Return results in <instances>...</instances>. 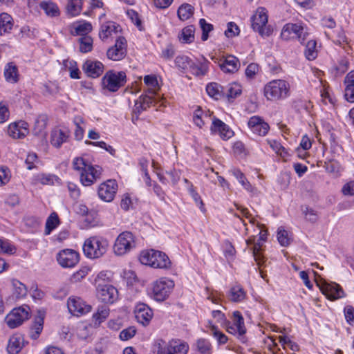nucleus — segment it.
Wrapping results in <instances>:
<instances>
[{"mask_svg": "<svg viewBox=\"0 0 354 354\" xmlns=\"http://www.w3.org/2000/svg\"><path fill=\"white\" fill-rule=\"evenodd\" d=\"M79 254L72 249H64L57 254V261L63 268H73L79 262Z\"/></svg>", "mask_w": 354, "mask_h": 354, "instance_id": "nucleus-14", "label": "nucleus"}, {"mask_svg": "<svg viewBox=\"0 0 354 354\" xmlns=\"http://www.w3.org/2000/svg\"><path fill=\"white\" fill-rule=\"evenodd\" d=\"M121 31L120 26L113 21H106L101 25L99 32L100 38L106 41L116 36Z\"/></svg>", "mask_w": 354, "mask_h": 354, "instance_id": "nucleus-24", "label": "nucleus"}, {"mask_svg": "<svg viewBox=\"0 0 354 354\" xmlns=\"http://www.w3.org/2000/svg\"><path fill=\"white\" fill-rule=\"evenodd\" d=\"M324 167L327 172L332 174L335 176H337L340 173V166L337 162H326Z\"/></svg>", "mask_w": 354, "mask_h": 354, "instance_id": "nucleus-54", "label": "nucleus"}, {"mask_svg": "<svg viewBox=\"0 0 354 354\" xmlns=\"http://www.w3.org/2000/svg\"><path fill=\"white\" fill-rule=\"evenodd\" d=\"M241 86L237 83H232L228 85L226 90V95L229 99H234L241 93Z\"/></svg>", "mask_w": 354, "mask_h": 354, "instance_id": "nucleus-51", "label": "nucleus"}, {"mask_svg": "<svg viewBox=\"0 0 354 354\" xmlns=\"http://www.w3.org/2000/svg\"><path fill=\"white\" fill-rule=\"evenodd\" d=\"M22 340V337L20 335H16L12 336L9 339L7 347L8 353L10 354L18 353L23 346Z\"/></svg>", "mask_w": 354, "mask_h": 354, "instance_id": "nucleus-34", "label": "nucleus"}, {"mask_svg": "<svg viewBox=\"0 0 354 354\" xmlns=\"http://www.w3.org/2000/svg\"><path fill=\"white\" fill-rule=\"evenodd\" d=\"M104 65L99 61L87 60L83 65V70L87 76L96 78L104 71Z\"/></svg>", "mask_w": 354, "mask_h": 354, "instance_id": "nucleus-25", "label": "nucleus"}, {"mask_svg": "<svg viewBox=\"0 0 354 354\" xmlns=\"http://www.w3.org/2000/svg\"><path fill=\"white\" fill-rule=\"evenodd\" d=\"M136 319L142 326L149 325L153 317L152 310L146 304H138L135 309Z\"/></svg>", "mask_w": 354, "mask_h": 354, "instance_id": "nucleus-21", "label": "nucleus"}, {"mask_svg": "<svg viewBox=\"0 0 354 354\" xmlns=\"http://www.w3.org/2000/svg\"><path fill=\"white\" fill-rule=\"evenodd\" d=\"M80 50L86 53L90 52L93 48V39L89 36L81 37L79 39Z\"/></svg>", "mask_w": 354, "mask_h": 354, "instance_id": "nucleus-47", "label": "nucleus"}, {"mask_svg": "<svg viewBox=\"0 0 354 354\" xmlns=\"http://www.w3.org/2000/svg\"><path fill=\"white\" fill-rule=\"evenodd\" d=\"M105 276V273L100 272L95 279L97 296L103 303L113 304L118 298V292L113 286L104 281Z\"/></svg>", "mask_w": 354, "mask_h": 354, "instance_id": "nucleus-4", "label": "nucleus"}, {"mask_svg": "<svg viewBox=\"0 0 354 354\" xmlns=\"http://www.w3.org/2000/svg\"><path fill=\"white\" fill-rule=\"evenodd\" d=\"M209 330L211 335L216 339L218 344H225L227 343L228 340L227 337L221 332L216 326L209 323Z\"/></svg>", "mask_w": 354, "mask_h": 354, "instance_id": "nucleus-46", "label": "nucleus"}, {"mask_svg": "<svg viewBox=\"0 0 354 354\" xmlns=\"http://www.w3.org/2000/svg\"><path fill=\"white\" fill-rule=\"evenodd\" d=\"M342 192L344 195L346 196H353L354 195V181H350L346 183L342 189Z\"/></svg>", "mask_w": 354, "mask_h": 354, "instance_id": "nucleus-63", "label": "nucleus"}, {"mask_svg": "<svg viewBox=\"0 0 354 354\" xmlns=\"http://www.w3.org/2000/svg\"><path fill=\"white\" fill-rule=\"evenodd\" d=\"M47 117L44 115H39L36 119L33 128V133L35 135H39L45 129L47 124Z\"/></svg>", "mask_w": 354, "mask_h": 354, "instance_id": "nucleus-48", "label": "nucleus"}, {"mask_svg": "<svg viewBox=\"0 0 354 354\" xmlns=\"http://www.w3.org/2000/svg\"><path fill=\"white\" fill-rule=\"evenodd\" d=\"M0 252L12 254L15 252V248L8 241L0 239Z\"/></svg>", "mask_w": 354, "mask_h": 354, "instance_id": "nucleus-59", "label": "nucleus"}, {"mask_svg": "<svg viewBox=\"0 0 354 354\" xmlns=\"http://www.w3.org/2000/svg\"><path fill=\"white\" fill-rule=\"evenodd\" d=\"M178 17L181 21L189 19L194 14V7L189 3L182 4L178 9Z\"/></svg>", "mask_w": 354, "mask_h": 354, "instance_id": "nucleus-37", "label": "nucleus"}, {"mask_svg": "<svg viewBox=\"0 0 354 354\" xmlns=\"http://www.w3.org/2000/svg\"><path fill=\"white\" fill-rule=\"evenodd\" d=\"M10 115L8 108L3 104L0 103V123L5 122Z\"/></svg>", "mask_w": 354, "mask_h": 354, "instance_id": "nucleus-62", "label": "nucleus"}, {"mask_svg": "<svg viewBox=\"0 0 354 354\" xmlns=\"http://www.w3.org/2000/svg\"><path fill=\"white\" fill-rule=\"evenodd\" d=\"M10 171L6 167H0V186L5 185L10 180Z\"/></svg>", "mask_w": 354, "mask_h": 354, "instance_id": "nucleus-60", "label": "nucleus"}, {"mask_svg": "<svg viewBox=\"0 0 354 354\" xmlns=\"http://www.w3.org/2000/svg\"><path fill=\"white\" fill-rule=\"evenodd\" d=\"M68 136V131L62 129H54L51 133L50 142L54 147L59 148L64 142L67 141Z\"/></svg>", "mask_w": 354, "mask_h": 354, "instance_id": "nucleus-28", "label": "nucleus"}, {"mask_svg": "<svg viewBox=\"0 0 354 354\" xmlns=\"http://www.w3.org/2000/svg\"><path fill=\"white\" fill-rule=\"evenodd\" d=\"M259 65L255 63L249 64L245 69V75L248 78H253L259 71Z\"/></svg>", "mask_w": 354, "mask_h": 354, "instance_id": "nucleus-61", "label": "nucleus"}, {"mask_svg": "<svg viewBox=\"0 0 354 354\" xmlns=\"http://www.w3.org/2000/svg\"><path fill=\"white\" fill-rule=\"evenodd\" d=\"M127 53V40L123 37H118L113 46L109 48L106 55L109 59L119 61L122 59Z\"/></svg>", "mask_w": 354, "mask_h": 354, "instance_id": "nucleus-16", "label": "nucleus"}, {"mask_svg": "<svg viewBox=\"0 0 354 354\" xmlns=\"http://www.w3.org/2000/svg\"><path fill=\"white\" fill-rule=\"evenodd\" d=\"M91 30L92 25L87 21H77L71 26V33L73 35L88 36Z\"/></svg>", "mask_w": 354, "mask_h": 354, "instance_id": "nucleus-26", "label": "nucleus"}, {"mask_svg": "<svg viewBox=\"0 0 354 354\" xmlns=\"http://www.w3.org/2000/svg\"><path fill=\"white\" fill-rule=\"evenodd\" d=\"M248 125L253 133L259 136H265L270 129L269 124L262 118L257 115L249 119Z\"/></svg>", "mask_w": 354, "mask_h": 354, "instance_id": "nucleus-19", "label": "nucleus"}, {"mask_svg": "<svg viewBox=\"0 0 354 354\" xmlns=\"http://www.w3.org/2000/svg\"><path fill=\"white\" fill-rule=\"evenodd\" d=\"M304 54L308 60H314L317 56V42L315 40L310 39L309 40L306 45V49L304 51Z\"/></svg>", "mask_w": 354, "mask_h": 354, "instance_id": "nucleus-39", "label": "nucleus"}, {"mask_svg": "<svg viewBox=\"0 0 354 354\" xmlns=\"http://www.w3.org/2000/svg\"><path fill=\"white\" fill-rule=\"evenodd\" d=\"M195 27L192 25L185 27L179 35V39L183 43H192L194 39Z\"/></svg>", "mask_w": 354, "mask_h": 354, "instance_id": "nucleus-35", "label": "nucleus"}, {"mask_svg": "<svg viewBox=\"0 0 354 354\" xmlns=\"http://www.w3.org/2000/svg\"><path fill=\"white\" fill-rule=\"evenodd\" d=\"M75 170L80 172V181L84 186H90L100 178L102 169L99 166L88 164L81 157L75 158L73 161Z\"/></svg>", "mask_w": 354, "mask_h": 354, "instance_id": "nucleus-1", "label": "nucleus"}, {"mask_svg": "<svg viewBox=\"0 0 354 354\" xmlns=\"http://www.w3.org/2000/svg\"><path fill=\"white\" fill-rule=\"evenodd\" d=\"M196 348L198 351L201 354H210L212 352V345L210 342L203 338L197 340Z\"/></svg>", "mask_w": 354, "mask_h": 354, "instance_id": "nucleus-50", "label": "nucleus"}, {"mask_svg": "<svg viewBox=\"0 0 354 354\" xmlns=\"http://www.w3.org/2000/svg\"><path fill=\"white\" fill-rule=\"evenodd\" d=\"M29 133V125L24 120L10 123L8 127V134L13 139L24 138Z\"/></svg>", "mask_w": 354, "mask_h": 354, "instance_id": "nucleus-18", "label": "nucleus"}, {"mask_svg": "<svg viewBox=\"0 0 354 354\" xmlns=\"http://www.w3.org/2000/svg\"><path fill=\"white\" fill-rule=\"evenodd\" d=\"M45 317V312L39 310L38 315L35 318L33 325L30 330V337L33 339L38 338L43 329L44 319Z\"/></svg>", "mask_w": 354, "mask_h": 354, "instance_id": "nucleus-27", "label": "nucleus"}, {"mask_svg": "<svg viewBox=\"0 0 354 354\" xmlns=\"http://www.w3.org/2000/svg\"><path fill=\"white\" fill-rule=\"evenodd\" d=\"M154 100L152 96L144 95L140 97L134 105L133 112L134 114L138 115L141 111L145 110L153 102Z\"/></svg>", "mask_w": 354, "mask_h": 354, "instance_id": "nucleus-29", "label": "nucleus"}, {"mask_svg": "<svg viewBox=\"0 0 354 354\" xmlns=\"http://www.w3.org/2000/svg\"><path fill=\"white\" fill-rule=\"evenodd\" d=\"M239 32V28L235 23L229 22L227 24V28L225 30V35L227 37L230 38L238 35Z\"/></svg>", "mask_w": 354, "mask_h": 354, "instance_id": "nucleus-57", "label": "nucleus"}, {"mask_svg": "<svg viewBox=\"0 0 354 354\" xmlns=\"http://www.w3.org/2000/svg\"><path fill=\"white\" fill-rule=\"evenodd\" d=\"M13 26V19L8 13L0 14V35L10 32Z\"/></svg>", "mask_w": 354, "mask_h": 354, "instance_id": "nucleus-31", "label": "nucleus"}, {"mask_svg": "<svg viewBox=\"0 0 354 354\" xmlns=\"http://www.w3.org/2000/svg\"><path fill=\"white\" fill-rule=\"evenodd\" d=\"M140 261L144 265L160 269L169 268L171 263L165 253L154 250L142 252Z\"/></svg>", "mask_w": 354, "mask_h": 354, "instance_id": "nucleus-3", "label": "nucleus"}, {"mask_svg": "<svg viewBox=\"0 0 354 354\" xmlns=\"http://www.w3.org/2000/svg\"><path fill=\"white\" fill-rule=\"evenodd\" d=\"M136 333V330L133 326H130L122 330L120 333V338L122 341H127L131 339Z\"/></svg>", "mask_w": 354, "mask_h": 354, "instance_id": "nucleus-58", "label": "nucleus"}, {"mask_svg": "<svg viewBox=\"0 0 354 354\" xmlns=\"http://www.w3.org/2000/svg\"><path fill=\"white\" fill-rule=\"evenodd\" d=\"M12 285L14 289L13 294L15 295L16 298H23L27 295L26 286L19 281L13 279L12 281Z\"/></svg>", "mask_w": 354, "mask_h": 354, "instance_id": "nucleus-41", "label": "nucleus"}, {"mask_svg": "<svg viewBox=\"0 0 354 354\" xmlns=\"http://www.w3.org/2000/svg\"><path fill=\"white\" fill-rule=\"evenodd\" d=\"M290 94V84L283 80H274L264 88V95L268 100H283Z\"/></svg>", "mask_w": 354, "mask_h": 354, "instance_id": "nucleus-2", "label": "nucleus"}, {"mask_svg": "<svg viewBox=\"0 0 354 354\" xmlns=\"http://www.w3.org/2000/svg\"><path fill=\"white\" fill-rule=\"evenodd\" d=\"M292 34L301 43H303L308 35L306 27L301 24H287L282 29L281 37L283 39L288 40L293 37Z\"/></svg>", "mask_w": 354, "mask_h": 354, "instance_id": "nucleus-12", "label": "nucleus"}, {"mask_svg": "<svg viewBox=\"0 0 354 354\" xmlns=\"http://www.w3.org/2000/svg\"><path fill=\"white\" fill-rule=\"evenodd\" d=\"M199 24L203 31L201 39L203 41H206L208 39V33L213 30V26L207 23L204 19H200Z\"/></svg>", "mask_w": 354, "mask_h": 354, "instance_id": "nucleus-55", "label": "nucleus"}, {"mask_svg": "<svg viewBox=\"0 0 354 354\" xmlns=\"http://www.w3.org/2000/svg\"><path fill=\"white\" fill-rule=\"evenodd\" d=\"M277 239L282 246H288L290 243V238L288 233L282 227H279L277 231Z\"/></svg>", "mask_w": 354, "mask_h": 354, "instance_id": "nucleus-52", "label": "nucleus"}, {"mask_svg": "<svg viewBox=\"0 0 354 354\" xmlns=\"http://www.w3.org/2000/svg\"><path fill=\"white\" fill-rule=\"evenodd\" d=\"M107 247L108 242L106 239L94 236L85 241L83 251L87 257L97 259L106 253Z\"/></svg>", "mask_w": 354, "mask_h": 354, "instance_id": "nucleus-5", "label": "nucleus"}, {"mask_svg": "<svg viewBox=\"0 0 354 354\" xmlns=\"http://www.w3.org/2000/svg\"><path fill=\"white\" fill-rule=\"evenodd\" d=\"M228 299L232 302H241L246 297V292L240 285L232 286L227 295Z\"/></svg>", "mask_w": 354, "mask_h": 354, "instance_id": "nucleus-30", "label": "nucleus"}, {"mask_svg": "<svg viewBox=\"0 0 354 354\" xmlns=\"http://www.w3.org/2000/svg\"><path fill=\"white\" fill-rule=\"evenodd\" d=\"M39 5L46 15L51 17L59 15V10L55 3L52 1H41Z\"/></svg>", "mask_w": 354, "mask_h": 354, "instance_id": "nucleus-36", "label": "nucleus"}, {"mask_svg": "<svg viewBox=\"0 0 354 354\" xmlns=\"http://www.w3.org/2000/svg\"><path fill=\"white\" fill-rule=\"evenodd\" d=\"M144 82L147 86V93L146 95L152 96L154 100V96L159 90L156 77L155 75H146L144 77Z\"/></svg>", "mask_w": 354, "mask_h": 354, "instance_id": "nucleus-32", "label": "nucleus"}, {"mask_svg": "<svg viewBox=\"0 0 354 354\" xmlns=\"http://www.w3.org/2000/svg\"><path fill=\"white\" fill-rule=\"evenodd\" d=\"M126 82L127 76L124 72L109 70L102 79V86L104 89L115 92L123 86Z\"/></svg>", "mask_w": 354, "mask_h": 354, "instance_id": "nucleus-6", "label": "nucleus"}, {"mask_svg": "<svg viewBox=\"0 0 354 354\" xmlns=\"http://www.w3.org/2000/svg\"><path fill=\"white\" fill-rule=\"evenodd\" d=\"M73 122L76 127L75 130V137L77 140H81L83 138L84 129L83 125L85 122L83 118L80 115H77L73 119Z\"/></svg>", "mask_w": 354, "mask_h": 354, "instance_id": "nucleus-40", "label": "nucleus"}, {"mask_svg": "<svg viewBox=\"0 0 354 354\" xmlns=\"http://www.w3.org/2000/svg\"><path fill=\"white\" fill-rule=\"evenodd\" d=\"M268 16L267 10L262 7L258 8L252 17V27L262 37H268L272 32L270 26H267Z\"/></svg>", "mask_w": 354, "mask_h": 354, "instance_id": "nucleus-8", "label": "nucleus"}, {"mask_svg": "<svg viewBox=\"0 0 354 354\" xmlns=\"http://www.w3.org/2000/svg\"><path fill=\"white\" fill-rule=\"evenodd\" d=\"M319 287L322 293L330 300H335L344 296L343 290L336 283L324 281Z\"/></svg>", "mask_w": 354, "mask_h": 354, "instance_id": "nucleus-20", "label": "nucleus"}, {"mask_svg": "<svg viewBox=\"0 0 354 354\" xmlns=\"http://www.w3.org/2000/svg\"><path fill=\"white\" fill-rule=\"evenodd\" d=\"M210 130L212 133L218 134L225 140L230 139L234 136L233 131L225 123L215 118L212 120Z\"/></svg>", "mask_w": 354, "mask_h": 354, "instance_id": "nucleus-22", "label": "nucleus"}, {"mask_svg": "<svg viewBox=\"0 0 354 354\" xmlns=\"http://www.w3.org/2000/svg\"><path fill=\"white\" fill-rule=\"evenodd\" d=\"M82 0H69L67 6L66 10L68 15L75 17L78 15L82 11Z\"/></svg>", "mask_w": 354, "mask_h": 354, "instance_id": "nucleus-38", "label": "nucleus"}, {"mask_svg": "<svg viewBox=\"0 0 354 354\" xmlns=\"http://www.w3.org/2000/svg\"><path fill=\"white\" fill-rule=\"evenodd\" d=\"M110 310L107 306H100L98 307L97 312L93 314V319L95 323L100 324L104 322L109 315Z\"/></svg>", "mask_w": 354, "mask_h": 354, "instance_id": "nucleus-43", "label": "nucleus"}, {"mask_svg": "<svg viewBox=\"0 0 354 354\" xmlns=\"http://www.w3.org/2000/svg\"><path fill=\"white\" fill-rule=\"evenodd\" d=\"M262 242L260 239L255 241L254 246L251 248L253 257L257 263L260 266L263 262V257L261 254V250L262 247Z\"/></svg>", "mask_w": 354, "mask_h": 354, "instance_id": "nucleus-45", "label": "nucleus"}, {"mask_svg": "<svg viewBox=\"0 0 354 354\" xmlns=\"http://www.w3.org/2000/svg\"><path fill=\"white\" fill-rule=\"evenodd\" d=\"M345 99L349 102H354V87L348 85H346Z\"/></svg>", "mask_w": 354, "mask_h": 354, "instance_id": "nucleus-64", "label": "nucleus"}, {"mask_svg": "<svg viewBox=\"0 0 354 354\" xmlns=\"http://www.w3.org/2000/svg\"><path fill=\"white\" fill-rule=\"evenodd\" d=\"M59 220L57 214L55 212H53L46 221L45 234H50L51 231L59 225Z\"/></svg>", "mask_w": 354, "mask_h": 354, "instance_id": "nucleus-44", "label": "nucleus"}, {"mask_svg": "<svg viewBox=\"0 0 354 354\" xmlns=\"http://www.w3.org/2000/svg\"><path fill=\"white\" fill-rule=\"evenodd\" d=\"M234 317V326L236 327L238 334L243 335L245 333L246 329L244 325V319L241 314L239 311H235L233 313Z\"/></svg>", "mask_w": 354, "mask_h": 354, "instance_id": "nucleus-42", "label": "nucleus"}, {"mask_svg": "<svg viewBox=\"0 0 354 354\" xmlns=\"http://www.w3.org/2000/svg\"><path fill=\"white\" fill-rule=\"evenodd\" d=\"M6 80L10 83H16L19 80L18 69L12 63H8L4 69Z\"/></svg>", "mask_w": 354, "mask_h": 354, "instance_id": "nucleus-33", "label": "nucleus"}, {"mask_svg": "<svg viewBox=\"0 0 354 354\" xmlns=\"http://www.w3.org/2000/svg\"><path fill=\"white\" fill-rule=\"evenodd\" d=\"M118 189L115 180H108L102 183L98 188V196L104 201L111 202L113 200Z\"/></svg>", "mask_w": 354, "mask_h": 354, "instance_id": "nucleus-17", "label": "nucleus"}, {"mask_svg": "<svg viewBox=\"0 0 354 354\" xmlns=\"http://www.w3.org/2000/svg\"><path fill=\"white\" fill-rule=\"evenodd\" d=\"M174 287V283L172 280L167 278H161L153 284L152 292L154 299L162 301L166 299L172 289Z\"/></svg>", "mask_w": 354, "mask_h": 354, "instance_id": "nucleus-11", "label": "nucleus"}, {"mask_svg": "<svg viewBox=\"0 0 354 354\" xmlns=\"http://www.w3.org/2000/svg\"><path fill=\"white\" fill-rule=\"evenodd\" d=\"M221 69L226 73H234L239 70L240 62L235 56L229 55L218 61Z\"/></svg>", "mask_w": 354, "mask_h": 354, "instance_id": "nucleus-23", "label": "nucleus"}, {"mask_svg": "<svg viewBox=\"0 0 354 354\" xmlns=\"http://www.w3.org/2000/svg\"><path fill=\"white\" fill-rule=\"evenodd\" d=\"M207 94L215 99H218L221 95L219 86L216 83H210L206 87Z\"/></svg>", "mask_w": 354, "mask_h": 354, "instance_id": "nucleus-56", "label": "nucleus"}, {"mask_svg": "<svg viewBox=\"0 0 354 354\" xmlns=\"http://www.w3.org/2000/svg\"><path fill=\"white\" fill-rule=\"evenodd\" d=\"M154 347L159 348V352L164 354H187L189 350L188 344L179 340H171L167 343L162 339H158Z\"/></svg>", "mask_w": 354, "mask_h": 354, "instance_id": "nucleus-9", "label": "nucleus"}, {"mask_svg": "<svg viewBox=\"0 0 354 354\" xmlns=\"http://www.w3.org/2000/svg\"><path fill=\"white\" fill-rule=\"evenodd\" d=\"M28 309L27 306L14 308L6 317L8 326L11 328H15L21 325L24 320L28 318Z\"/></svg>", "mask_w": 354, "mask_h": 354, "instance_id": "nucleus-13", "label": "nucleus"}, {"mask_svg": "<svg viewBox=\"0 0 354 354\" xmlns=\"http://www.w3.org/2000/svg\"><path fill=\"white\" fill-rule=\"evenodd\" d=\"M175 64L177 68L183 71L189 70L193 75L196 76L205 75L208 70L207 62L195 64L189 57L185 55L177 56L175 59Z\"/></svg>", "mask_w": 354, "mask_h": 354, "instance_id": "nucleus-7", "label": "nucleus"}, {"mask_svg": "<svg viewBox=\"0 0 354 354\" xmlns=\"http://www.w3.org/2000/svg\"><path fill=\"white\" fill-rule=\"evenodd\" d=\"M188 191H189L190 195L192 196V198L195 201L196 205H198L200 209L203 212H205V209L204 207V203H203L200 195L195 190L193 185H191V186L189 187Z\"/></svg>", "mask_w": 354, "mask_h": 354, "instance_id": "nucleus-53", "label": "nucleus"}, {"mask_svg": "<svg viewBox=\"0 0 354 354\" xmlns=\"http://www.w3.org/2000/svg\"><path fill=\"white\" fill-rule=\"evenodd\" d=\"M232 173L233 176L241 184L244 189H245L247 191L252 190V185L248 182L243 173H242L239 169H236L232 170Z\"/></svg>", "mask_w": 354, "mask_h": 354, "instance_id": "nucleus-49", "label": "nucleus"}, {"mask_svg": "<svg viewBox=\"0 0 354 354\" xmlns=\"http://www.w3.org/2000/svg\"><path fill=\"white\" fill-rule=\"evenodd\" d=\"M135 238L130 232H123L118 236L113 245V251L116 255L121 256L129 252L135 248Z\"/></svg>", "mask_w": 354, "mask_h": 354, "instance_id": "nucleus-10", "label": "nucleus"}, {"mask_svg": "<svg viewBox=\"0 0 354 354\" xmlns=\"http://www.w3.org/2000/svg\"><path fill=\"white\" fill-rule=\"evenodd\" d=\"M67 306L69 312L75 316L82 315L91 310L90 305L77 297H70L67 301Z\"/></svg>", "mask_w": 354, "mask_h": 354, "instance_id": "nucleus-15", "label": "nucleus"}]
</instances>
